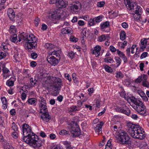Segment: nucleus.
Masks as SVG:
<instances>
[{
  "instance_id": "obj_17",
  "label": "nucleus",
  "mask_w": 149,
  "mask_h": 149,
  "mask_svg": "<svg viewBox=\"0 0 149 149\" xmlns=\"http://www.w3.org/2000/svg\"><path fill=\"white\" fill-rule=\"evenodd\" d=\"M42 113L41 116V118L42 120L46 122L48 121L51 119V117L49 115L48 112Z\"/></svg>"
},
{
  "instance_id": "obj_51",
  "label": "nucleus",
  "mask_w": 149,
  "mask_h": 149,
  "mask_svg": "<svg viewBox=\"0 0 149 149\" xmlns=\"http://www.w3.org/2000/svg\"><path fill=\"white\" fill-rule=\"evenodd\" d=\"M70 40L72 42H76L78 41V39L73 36H71L70 38Z\"/></svg>"
},
{
  "instance_id": "obj_49",
  "label": "nucleus",
  "mask_w": 149,
  "mask_h": 149,
  "mask_svg": "<svg viewBox=\"0 0 149 149\" xmlns=\"http://www.w3.org/2000/svg\"><path fill=\"white\" fill-rule=\"evenodd\" d=\"M116 78H122L123 77V75L120 72H119L116 73Z\"/></svg>"
},
{
  "instance_id": "obj_63",
  "label": "nucleus",
  "mask_w": 149,
  "mask_h": 149,
  "mask_svg": "<svg viewBox=\"0 0 149 149\" xmlns=\"http://www.w3.org/2000/svg\"><path fill=\"white\" fill-rule=\"evenodd\" d=\"M63 98V97L61 95L58 96L57 98V100L60 102H61L62 101Z\"/></svg>"
},
{
  "instance_id": "obj_18",
  "label": "nucleus",
  "mask_w": 149,
  "mask_h": 149,
  "mask_svg": "<svg viewBox=\"0 0 149 149\" xmlns=\"http://www.w3.org/2000/svg\"><path fill=\"white\" fill-rule=\"evenodd\" d=\"M147 75L143 74L138 77L135 80V82L137 83H139L142 81H143L144 80H147Z\"/></svg>"
},
{
  "instance_id": "obj_25",
  "label": "nucleus",
  "mask_w": 149,
  "mask_h": 149,
  "mask_svg": "<svg viewBox=\"0 0 149 149\" xmlns=\"http://www.w3.org/2000/svg\"><path fill=\"white\" fill-rule=\"evenodd\" d=\"M128 132L130 134V135H131L132 137L134 138H135V137L136 136V134L137 132L134 131V130H132L131 129H129L128 130Z\"/></svg>"
},
{
  "instance_id": "obj_28",
  "label": "nucleus",
  "mask_w": 149,
  "mask_h": 149,
  "mask_svg": "<svg viewBox=\"0 0 149 149\" xmlns=\"http://www.w3.org/2000/svg\"><path fill=\"white\" fill-rule=\"evenodd\" d=\"M3 142V145L4 149H13V147L8 144L6 141H4Z\"/></svg>"
},
{
  "instance_id": "obj_22",
  "label": "nucleus",
  "mask_w": 149,
  "mask_h": 149,
  "mask_svg": "<svg viewBox=\"0 0 149 149\" xmlns=\"http://www.w3.org/2000/svg\"><path fill=\"white\" fill-rule=\"evenodd\" d=\"M1 99L3 104L2 107L4 109H6L8 107L7 101L6 98L4 97H1Z\"/></svg>"
},
{
  "instance_id": "obj_50",
  "label": "nucleus",
  "mask_w": 149,
  "mask_h": 149,
  "mask_svg": "<svg viewBox=\"0 0 149 149\" xmlns=\"http://www.w3.org/2000/svg\"><path fill=\"white\" fill-rule=\"evenodd\" d=\"M105 70L108 72H112V70L111 68L107 65H106L104 67Z\"/></svg>"
},
{
  "instance_id": "obj_35",
  "label": "nucleus",
  "mask_w": 149,
  "mask_h": 149,
  "mask_svg": "<svg viewBox=\"0 0 149 149\" xmlns=\"http://www.w3.org/2000/svg\"><path fill=\"white\" fill-rule=\"evenodd\" d=\"M11 128L14 131H18V127L16 124L13 122L12 124Z\"/></svg>"
},
{
  "instance_id": "obj_60",
  "label": "nucleus",
  "mask_w": 149,
  "mask_h": 149,
  "mask_svg": "<svg viewBox=\"0 0 149 149\" xmlns=\"http://www.w3.org/2000/svg\"><path fill=\"white\" fill-rule=\"evenodd\" d=\"M2 70L3 74H7L9 72V70L5 67H3Z\"/></svg>"
},
{
  "instance_id": "obj_2",
  "label": "nucleus",
  "mask_w": 149,
  "mask_h": 149,
  "mask_svg": "<svg viewBox=\"0 0 149 149\" xmlns=\"http://www.w3.org/2000/svg\"><path fill=\"white\" fill-rule=\"evenodd\" d=\"M124 3L126 6L129 10H131L134 12V19L141 18V8L140 6L136 2L130 0H124Z\"/></svg>"
},
{
  "instance_id": "obj_37",
  "label": "nucleus",
  "mask_w": 149,
  "mask_h": 149,
  "mask_svg": "<svg viewBox=\"0 0 149 149\" xmlns=\"http://www.w3.org/2000/svg\"><path fill=\"white\" fill-rule=\"evenodd\" d=\"M63 144L65 146V148L66 149H69L71 147L70 143L67 141H65L63 142Z\"/></svg>"
},
{
  "instance_id": "obj_13",
  "label": "nucleus",
  "mask_w": 149,
  "mask_h": 149,
  "mask_svg": "<svg viewBox=\"0 0 149 149\" xmlns=\"http://www.w3.org/2000/svg\"><path fill=\"white\" fill-rule=\"evenodd\" d=\"M55 48V46L54 45L51 44L48 49L50 52L49 53V55L53 54L56 55V56H59V54L57 53V51L54 50V48Z\"/></svg>"
},
{
  "instance_id": "obj_30",
  "label": "nucleus",
  "mask_w": 149,
  "mask_h": 149,
  "mask_svg": "<svg viewBox=\"0 0 149 149\" xmlns=\"http://www.w3.org/2000/svg\"><path fill=\"white\" fill-rule=\"evenodd\" d=\"M120 39L122 40H124L126 38V34L124 31H121L120 34Z\"/></svg>"
},
{
  "instance_id": "obj_27",
  "label": "nucleus",
  "mask_w": 149,
  "mask_h": 149,
  "mask_svg": "<svg viewBox=\"0 0 149 149\" xmlns=\"http://www.w3.org/2000/svg\"><path fill=\"white\" fill-rule=\"evenodd\" d=\"M17 29L15 26L11 25L10 27L9 31L11 34H14L16 32Z\"/></svg>"
},
{
  "instance_id": "obj_45",
  "label": "nucleus",
  "mask_w": 149,
  "mask_h": 149,
  "mask_svg": "<svg viewBox=\"0 0 149 149\" xmlns=\"http://www.w3.org/2000/svg\"><path fill=\"white\" fill-rule=\"evenodd\" d=\"M7 56V54L5 52H0V60L5 58Z\"/></svg>"
},
{
  "instance_id": "obj_62",
  "label": "nucleus",
  "mask_w": 149,
  "mask_h": 149,
  "mask_svg": "<svg viewBox=\"0 0 149 149\" xmlns=\"http://www.w3.org/2000/svg\"><path fill=\"white\" fill-rule=\"evenodd\" d=\"M74 55H75L74 53L73 52H72V51L68 53V56L70 58H73V57L74 56Z\"/></svg>"
},
{
  "instance_id": "obj_9",
  "label": "nucleus",
  "mask_w": 149,
  "mask_h": 149,
  "mask_svg": "<svg viewBox=\"0 0 149 149\" xmlns=\"http://www.w3.org/2000/svg\"><path fill=\"white\" fill-rule=\"evenodd\" d=\"M23 133L24 136H26L29 135L28 133L32 132L31 127L28 124L24 123L22 126Z\"/></svg>"
},
{
  "instance_id": "obj_58",
  "label": "nucleus",
  "mask_w": 149,
  "mask_h": 149,
  "mask_svg": "<svg viewBox=\"0 0 149 149\" xmlns=\"http://www.w3.org/2000/svg\"><path fill=\"white\" fill-rule=\"evenodd\" d=\"M10 114L12 116H15L16 114V111L15 109H13L10 110Z\"/></svg>"
},
{
  "instance_id": "obj_38",
  "label": "nucleus",
  "mask_w": 149,
  "mask_h": 149,
  "mask_svg": "<svg viewBox=\"0 0 149 149\" xmlns=\"http://www.w3.org/2000/svg\"><path fill=\"white\" fill-rule=\"evenodd\" d=\"M61 0H50L49 3L50 4L55 3L56 6H58V4L61 2Z\"/></svg>"
},
{
  "instance_id": "obj_33",
  "label": "nucleus",
  "mask_w": 149,
  "mask_h": 149,
  "mask_svg": "<svg viewBox=\"0 0 149 149\" xmlns=\"http://www.w3.org/2000/svg\"><path fill=\"white\" fill-rule=\"evenodd\" d=\"M115 58L116 62V64H117L116 67H118L120 64L122 60L120 58L118 57H115Z\"/></svg>"
},
{
  "instance_id": "obj_1",
  "label": "nucleus",
  "mask_w": 149,
  "mask_h": 149,
  "mask_svg": "<svg viewBox=\"0 0 149 149\" xmlns=\"http://www.w3.org/2000/svg\"><path fill=\"white\" fill-rule=\"evenodd\" d=\"M18 40L17 38V35L16 34H13V36H11V40L13 42H17V41L20 42L26 41L27 46L26 49L29 52L31 51L33 49H36L37 47L38 39L36 36L33 34L28 35L27 34L24 33V32L21 34L18 35Z\"/></svg>"
},
{
  "instance_id": "obj_23",
  "label": "nucleus",
  "mask_w": 149,
  "mask_h": 149,
  "mask_svg": "<svg viewBox=\"0 0 149 149\" xmlns=\"http://www.w3.org/2000/svg\"><path fill=\"white\" fill-rule=\"evenodd\" d=\"M7 14L10 19L15 17V13L12 8H9L7 11Z\"/></svg>"
},
{
  "instance_id": "obj_7",
  "label": "nucleus",
  "mask_w": 149,
  "mask_h": 149,
  "mask_svg": "<svg viewBox=\"0 0 149 149\" xmlns=\"http://www.w3.org/2000/svg\"><path fill=\"white\" fill-rule=\"evenodd\" d=\"M116 111L129 116L130 114V111L129 109L125 105H123V107H117L115 109Z\"/></svg>"
},
{
  "instance_id": "obj_10",
  "label": "nucleus",
  "mask_w": 149,
  "mask_h": 149,
  "mask_svg": "<svg viewBox=\"0 0 149 149\" xmlns=\"http://www.w3.org/2000/svg\"><path fill=\"white\" fill-rule=\"evenodd\" d=\"M127 100L128 101H130L132 102L134 104L133 106H140L141 105H143V102L138 99L132 96L131 97H127Z\"/></svg>"
},
{
  "instance_id": "obj_11",
  "label": "nucleus",
  "mask_w": 149,
  "mask_h": 149,
  "mask_svg": "<svg viewBox=\"0 0 149 149\" xmlns=\"http://www.w3.org/2000/svg\"><path fill=\"white\" fill-rule=\"evenodd\" d=\"M50 55L47 56V61L48 63L53 65H55L57 64L58 61L57 59L54 56H50Z\"/></svg>"
},
{
  "instance_id": "obj_34",
  "label": "nucleus",
  "mask_w": 149,
  "mask_h": 149,
  "mask_svg": "<svg viewBox=\"0 0 149 149\" xmlns=\"http://www.w3.org/2000/svg\"><path fill=\"white\" fill-rule=\"evenodd\" d=\"M65 29H66V34L71 35L73 33V31L71 28L70 27H65Z\"/></svg>"
},
{
  "instance_id": "obj_41",
  "label": "nucleus",
  "mask_w": 149,
  "mask_h": 149,
  "mask_svg": "<svg viewBox=\"0 0 149 149\" xmlns=\"http://www.w3.org/2000/svg\"><path fill=\"white\" fill-rule=\"evenodd\" d=\"M79 7L80 6H78L75 5L74 4H72L71 6H70V9L72 10L75 11L78 10Z\"/></svg>"
},
{
  "instance_id": "obj_31",
  "label": "nucleus",
  "mask_w": 149,
  "mask_h": 149,
  "mask_svg": "<svg viewBox=\"0 0 149 149\" xmlns=\"http://www.w3.org/2000/svg\"><path fill=\"white\" fill-rule=\"evenodd\" d=\"M80 110V108H79L78 107L76 106H72L70 107V111L73 112H76L77 111H79Z\"/></svg>"
},
{
  "instance_id": "obj_20",
  "label": "nucleus",
  "mask_w": 149,
  "mask_h": 149,
  "mask_svg": "<svg viewBox=\"0 0 149 149\" xmlns=\"http://www.w3.org/2000/svg\"><path fill=\"white\" fill-rule=\"evenodd\" d=\"M39 107L40 109V113L48 112V109L46 104L43 105L42 103H40L39 104Z\"/></svg>"
},
{
  "instance_id": "obj_6",
  "label": "nucleus",
  "mask_w": 149,
  "mask_h": 149,
  "mask_svg": "<svg viewBox=\"0 0 149 149\" xmlns=\"http://www.w3.org/2000/svg\"><path fill=\"white\" fill-rule=\"evenodd\" d=\"M54 81L52 87L53 89L58 92L60 90L61 86H62V80L58 77H55L53 78Z\"/></svg>"
},
{
  "instance_id": "obj_55",
  "label": "nucleus",
  "mask_w": 149,
  "mask_h": 149,
  "mask_svg": "<svg viewBox=\"0 0 149 149\" xmlns=\"http://www.w3.org/2000/svg\"><path fill=\"white\" fill-rule=\"evenodd\" d=\"M65 78L68 80L69 81H71V79L70 77V75L69 74L67 73H65L64 75Z\"/></svg>"
},
{
  "instance_id": "obj_3",
  "label": "nucleus",
  "mask_w": 149,
  "mask_h": 149,
  "mask_svg": "<svg viewBox=\"0 0 149 149\" xmlns=\"http://www.w3.org/2000/svg\"><path fill=\"white\" fill-rule=\"evenodd\" d=\"M118 133L117 139L118 143L127 145L131 144L130 137L125 131L121 130L118 132Z\"/></svg>"
},
{
  "instance_id": "obj_29",
  "label": "nucleus",
  "mask_w": 149,
  "mask_h": 149,
  "mask_svg": "<svg viewBox=\"0 0 149 149\" xmlns=\"http://www.w3.org/2000/svg\"><path fill=\"white\" fill-rule=\"evenodd\" d=\"M107 38V36L105 35H102L98 37L97 41L99 42H102L105 41Z\"/></svg>"
},
{
  "instance_id": "obj_39",
  "label": "nucleus",
  "mask_w": 149,
  "mask_h": 149,
  "mask_svg": "<svg viewBox=\"0 0 149 149\" xmlns=\"http://www.w3.org/2000/svg\"><path fill=\"white\" fill-rule=\"evenodd\" d=\"M59 134L60 135H69L70 134L69 133V132L68 131H67L66 130H61L59 133Z\"/></svg>"
},
{
  "instance_id": "obj_15",
  "label": "nucleus",
  "mask_w": 149,
  "mask_h": 149,
  "mask_svg": "<svg viewBox=\"0 0 149 149\" xmlns=\"http://www.w3.org/2000/svg\"><path fill=\"white\" fill-rule=\"evenodd\" d=\"M44 141H42L38 138V140L35 141L30 145L32 146L34 148H38L41 146L44 143Z\"/></svg>"
},
{
  "instance_id": "obj_61",
  "label": "nucleus",
  "mask_w": 149,
  "mask_h": 149,
  "mask_svg": "<svg viewBox=\"0 0 149 149\" xmlns=\"http://www.w3.org/2000/svg\"><path fill=\"white\" fill-rule=\"evenodd\" d=\"M110 50L112 52H115L117 50L112 45H111L110 46Z\"/></svg>"
},
{
  "instance_id": "obj_8",
  "label": "nucleus",
  "mask_w": 149,
  "mask_h": 149,
  "mask_svg": "<svg viewBox=\"0 0 149 149\" xmlns=\"http://www.w3.org/2000/svg\"><path fill=\"white\" fill-rule=\"evenodd\" d=\"M133 108L136 110L138 113L141 115H145L146 112V107L143 104L140 106H133Z\"/></svg>"
},
{
  "instance_id": "obj_43",
  "label": "nucleus",
  "mask_w": 149,
  "mask_h": 149,
  "mask_svg": "<svg viewBox=\"0 0 149 149\" xmlns=\"http://www.w3.org/2000/svg\"><path fill=\"white\" fill-rule=\"evenodd\" d=\"M142 85L145 87L147 88L149 87V83L146 80H144L142 82Z\"/></svg>"
},
{
  "instance_id": "obj_52",
  "label": "nucleus",
  "mask_w": 149,
  "mask_h": 149,
  "mask_svg": "<svg viewBox=\"0 0 149 149\" xmlns=\"http://www.w3.org/2000/svg\"><path fill=\"white\" fill-rule=\"evenodd\" d=\"M105 4V2L104 1L98 2L97 4V6L98 7H102Z\"/></svg>"
},
{
  "instance_id": "obj_59",
  "label": "nucleus",
  "mask_w": 149,
  "mask_h": 149,
  "mask_svg": "<svg viewBox=\"0 0 149 149\" xmlns=\"http://www.w3.org/2000/svg\"><path fill=\"white\" fill-rule=\"evenodd\" d=\"M12 136L15 139H16L18 137V134L17 131H14L12 134Z\"/></svg>"
},
{
  "instance_id": "obj_19",
  "label": "nucleus",
  "mask_w": 149,
  "mask_h": 149,
  "mask_svg": "<svg viewBox=\"0 0 149 149\" xmlns=\"http://www.w3.org/2000/svg\"><path fill=\"white\" fill-rule=\"evenodd\" d=\"M101 47L99 46H96L95 47L92 53L93 54H95L96 56L97 57L100 54V51Z\"/></svg>"
},
{
  "instance_id": "obj_12",
  "label": "nucleus",
  "mask_w": 149,
  "mask_h": 149,
  "mask_svg": "<svg viewBox=\"0 0 149 149\" xmlns=\"http://www.w3.org/2000/svg\"><path fill=\"white\" fill-rule=\"evenodd\" d=\"M127 126L129 129H131L132 130L136 132L140 131L141 127H140V126L137 125H135L131 123H128L127 124Z\"/></svg>"
},
{
  "instance_id": "obj_46",
  "label": "nucleus",
  "mask_w": 149,
  "mask_h": 149,
  "mask_svg": "<svg viewBox=\"0 0 149 149\" xmlns=\"http://www.w3.org/2000/svg\"><path fill=\"white\" fill-rule=\"evenodd\" d=\"M136 21L140 23L141 24H143L146 22L147 19H134Z\"/></svg>"
},
{
  "instance_id": "obj_16",
  "label": "nucleus",
  "mask_w": 149,
  "mask_h": 149,
  "mask_svg": "<svg viewBox=\"0 0 149 149\" xmlns=\"http://www.w3.org/2000/svg\"><path fill=\"white\" fill-rule=\"evenodd\" d=\"M141 130L140 131L136 132V136H135V138L140 139H142L144 138L145 135L143 134V133H144V131L142 128H141Z\"/></svg>"
},
{
  "instance_id": "obj_48",
  "label": "nucleus",
  "mask_w": 149,
  "mask_h": 149,
  "mask_svg": "<svg viewBox=\"0 0 149 149\" xmlns=\"http://www.w3.org/2000/svg\"><path fill=\"white\" fill-rule=\"evenodd\" d=\"M38 56V54L35 52H33L31 54V58L34 59H35L37 58Z\"/></svg>"
},
{
  "instance_id": "obj_57",
  "label": "nucleus",
  "mask_w": 149,
  "mask_h": 149,
  "mask_svg": "<svg viewBox=\"0 0 149 149\" xmlns=\"http://www.w3.org/2000/svg\"><path fill=\"white\" fill-rule=\"evenodd\" d=\"M147 55L148 53L147 52H144L141 54L140 56V58L141 59H143L145 58L147 56Z\"/></svg>"
},
{
  "instance_id": "obj_4",
  "label": "nucleus",
  "mask_w": 149,
  "mask_h": 149,
  "mask_svg": "<svg viewBox=\"0 0 149 149\" xmlns=\"http://www.w3.org/2000/svg\"><path fill=\"white\" fill-rule=\"evenodd\" d=\"M70 126V132L73 137L78 136L80 135V130L76 122H72Z\"/></svg>"
},
{
  "instance_id": "obj_56",
  "label": "nucleus",
  "mask_w": 149,
  "mask_h": 149,
  "mask_svg": "<svg viewBox=\"0 0 149 149\" xmlns=\"http://www.w3.org/2000/svg\"><path fill=\"white\" fill-rule=\"evenodd\" d=\"M138 93H139L141 97H143L144 95H145V93L141 90H138Z\"/></svg>"
},
{
  "instance_id": "obj_24",
  "label": "nucleus",
  "mask_w": 149,
  "mask_h": 149,
  "mask_svg": "<svg viewBox=\"0 0 149 149\" xmlns=\"http://www.w3.org/2000/svg\"><path fill=\"white\" fill-rule=\"evenodd\" d=\"M37 102V100L34 98H29L27 102L30 105H33L34 106H36Z\"/></svg>"
},
{
  "instance_id": "obj_32",
  "label": "nucleus",
  "mask_w": 149,
  "mask_h": 149,
  "mask_svg": "<svg viewBox=\"0 0 149 149\" xmlns=\"http://www.w3.org/2000/svg\"><path fill=\"white\" fill-rule=\"evenodd\" d=\"M100 125H97L96 127L95 128V130L96 132H97L99 134L101 133L102 132V129Z\"/></svg>"
},
{
  "instance_id": "obj_14",
  "label": "nucleus",
  "mask_w": 149,
  "mask_h": 149,
  "mask_svg": "<svg viewBox=\"0 0 149 149\" xmlns=\"http://www.w3.org/2000/svg\"><path fill=\"white\" fill-rule=\"evenodd\" d=\"M49 19H60L61 16L59 13L56 11L48 14Z\"/></svg>"
},
{
  "instance_id": "obj_42",
  "label": "nucleus",
  "mask_w": 149,
  "mask_h": 149,
  "mask_svg": "<svg viewBox=\"0 0 149 149\" xmlns=\"http://www.w3.org/2000/svg\"><path fill=\"white\" fill-rule=\"evenodd\" d=\"M6 84L8 86H13L14 85V82L13 81L9 79L7 81Z\"/></svg>"
},
{
  "instance_id": "obj_40",
  "label": "nucleus",
  "mask_w": 149,
  "mask_h": 149,
  "mask_svg": "<svg viewBox=\"0 0 149 149\" xmlns=\"http://www.w3.org/2000/svg\"><path fill=\"white\" fill-rule=\"evenodd\" d=\"M127 42L126 41H124L123 42H118V45L123 49L125 48V46L127 45Z\"/></svg>"
},
{
  "instance_id": "obj_64",
  "label": "nucleus",
  "mask_w": 149,
  "mask_h": 149,
  "mask_svg": "<svg viewBox=\"0 0 149 149\" xmlns=\"http://www.w3.org/2000/svg\"><path fill=\"white\" fill-rule=\"evenodd\" d=\"M117 54L120 57H121V56H122L124 54H123L122 52L120 51L118 49H117Z\"/></svg>"
},
{
  "instance_id": "obj_36",
  "label": "nucleus",
  "mask_w": 149,
  "mask_h": 149,
  "mask_svg": "<svg viewBox=\"0 0 149 149\" xmlns=\"http://www.w3.org/2000/svg\"><path fill=\"white\" fill-rule=\"evenodd\" d=\"M104 61L105 63H112L114 62L113 58L110 57H107L104 59Z\"/></svg>"
},
{
  "instance_id": "obj_44",
  "label": "nucleus",
  "mask_w": 149,
  "mask_h": 149,
  "mask_svg": "<svg viewBox=\"0 0 149 149\" xmlns=\"http://www.w3.org/2000/svg\"><path fill=\"white\" fill-rule=\"evenodd\" d=\"M95 22L94 19H90L88 21V24L89 25V26L94 25L95 24Z\"/></svg>"
},
{
  "instance_id": "obj_47",
  "label": "nucleus",
  "mask_w": 149,
  "mask_h": 149,
  "mask_svg": "<svg viewBox=\"0 0 149 149\" xmlns=\"http://www.w3.org/2000/svg\"><path fill=\"white\" fill-rule=\"evenodd\" d=\"M40 100H39V102H40V103H42V104H46V101L42 97H40Z\"/></svg>"
},
{
  "instance_id": "obj_53",
  "label": "nucleus",
  "mask_w": 149,
  "mask_h": 149,
  "mask_svg": "<svg viewBox=\"0 0 149 149\" xmlns=\"http://www.w3.org/2000/svg\"><path fill=\"white\" fill-rule=\"evenodd\" d=\"M147 40L146 39H144L143 40L142 39L141 41V45H146L147 43Z\"/></svg>"
},
{
  "instance_id": "obj_5",
  "label": "nucleus",
  "mask_w": 149,
  "mask_h": 149,
  "mask_svg": "<svg viewBox=\"0 0 149 149\" xmlns=\"http://www.w3.org/2000/svg\"><path fill=\"white\" fill-rule=\"evenodd\" d=\"M28 134V136H24L23 140L26 143L30 145L34 141L38 140V136L32 132H30Z\"/></svg>"
},
{
  "instance_id": "obj_21",
  "label": "nucleus",
  "mask_w": 149,
  "mask_h": 149,
  "mask_svg": "<svg viewBox=\"0 0 149 149\" xmlns=\"http://www.w3.org/2000/svg\"><path fill=\"white\" fill-rule=\"evenodd\" d=\"M68 5V2L66 1L61 0V2L58 4L57 6L59 8H65Z\"/></svg>"
},
{
  "instance_id": "obj_26",
  "label": "nucleus",
  "mask_w": 149,
  "mask_h": 149,
  "mask_svg": "<svg viewBox=\"0 0 149 149\" xmlns=\"http://www.w3.org/2000/svg\"><path fill=\"white\" fill-rule=\"evenodd\" d=\"M109 26V22L108 21L103 22L100 25V27L102 29H105Z\"/></svg>"
},
{
  "instance_id": "obj_54",
  "label": "nucleus",
  "mask_w": 149,
  "mask_h": 149,
  "mask_svg": "<svg viewBox=\"0 0 149 149\" xmlns=\"http://www.w3.org/2000/svg\"><path fill=\"white\" fill-rule=\"evenodd\" d=\"M72 4H74L75 5L78 6H79L80 7L81 6V4L77 0H75L73 1L72 3Z\"/></svg>"
}]
</instances>
